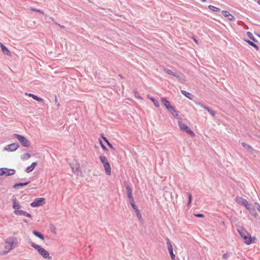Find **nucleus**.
<instances>
[{"mask_svg":"<svg viewBox=\"0 0 260 260\" xmlns=\"http://www.w3.org/2000/svg\"><path fill=\"white\" fill-rule=\"evenodd\" d=\"M31 11H34V12H39L40 13H41V14H44V12L43 11H42L41 10H39V9H35V8H31L30 9Z\"/></svg>","mask_w":260,"mask_h":260,"instance_id":"c9c22d12","label":"nucleus"},{"mask_svg":"<svg viewBox=\"0 0 260 260\" xmlns=\"http://www.w3.org/2000/svg\"><path fill=\"white\" fill-rule=\"evenodd\" d=\"M151 100L153 102V103H154V105L156 107H158L159 106V102L157 100H156L155 99L151 98Z\"/></svg>","mask_w":260,"mask_h":260,"instance_id":"473e14b6","label":"nucleus"},{"mask_svg":"<svg viewBox=\"0 0 260 260\" xmlns=\"http://www.w3.org/2000/svg\"><path fill=\"white\" fill-rule=\"evenodd\" d=\"M8 172H6L7 176H11L14 175L15 173V170L14 169H9L8 170Z\"/></svg>","mask_w":260,"mask_h":260,"instance_id":"7c9ffc66","label":"nucleus"},{"mask_svg":"<svg viewBox=\"0 0 260 260\" xmlns=\"http://www.w3.org/2000/svg\"><path fill=\"white\" fill-rule=\"evenodd\" d=\"M205 109L208 111V112L212 116H214L215 115V112L211 109L209 107H205Z\"/></svg>","mask_w":260,"mask_h":260,"instance_id":"c85d7f7f","label":"nucleus"},{"mask_svg":"<svg viewBox=\"0 0 260 260\" xmlns=\"http://www.w3.org/2000/svg\"><path fill=\"white\" fill-rule=\"evenodd\" d=\"M19 145L18 143H12L11 144L8 145L6 146L3 150L4 151H15L18 147Z\"/></svg>","mask_w":260,"mask_h":260,"instance_id":"0eeeda50","label":"nucleus"},{"mask_svg":"<svg viewBox=\"0 0 260 260\" xmlns=\"http://www.w3.org/2000/svg\"><path fill=\"white\" fill-rule=\"evenodd\" d=\"M244 206L246 207L247 209H248L249 211L250 210H252L253 208H251V206L248 204V202H247V204H245Z\"/></svg>","mask_w":260,"mask_h":260,"instance_id":"4c0bfd02","label":"nucleus"},{"mask_svg":"<svg viewBox=\"0 0 260 260\" xmlns=\"http://www.w3.org/2000/svg\"><path fill=\"white\" fill-rule=\"evenodd\" d=\"M228 257H229V255H228V253H225L222 255L223 259H226L228 258Z\"/></svg>","mask_w":260,"mask_h":260,"instance_id":"c03bdc74","label":"nucleus"},{"mask_svg":"<svg viewBox=\"0 0 260 260\" xmlns=\"http://www.w3.org/2000/svg\"><path fill=\"white\" fill-rule=\"evenodd\" d=\"M5 46L4 45H3L2 43L0 42V47L1 48V49H3V47H5Z\"/></svg>","mask_w":260,"mask_h":260,"instance_id":"8fccbe9b","label":"nucleus"},{"mask_svg":"<svg viewBox=\"0 0 260 260\" xmlns=\"http://www.w3.org/2000/svg\"><path fill=\"white\" fill-rule=\"evenodd\" d=\"M103 166L106 174L108 175H110L111 173V169L109 162L106 163V164H104Z\"/></svg>","mask_w":260,"mask_h":260,"instance_id":"2eb2a0df","label":"nucleus"},{"mask_svg":"<svg viewBox=\"0 0 260 260\" xmlns=\"http://www.w3.org/2000/svg\"><path fill=\"white\" fill-rule=\"evenodd\" d=\"M45 203V199L39 198L35 199L34 201L30 204L32 207H36L44 205Z\"/></svg>","mask_w":260,"mask_h":260,"instance_id":"423d86ee","label":"nucleus"},{"mask_svg":"<svg viewBox=\"0 0 260 260\" xmlns=\"http://www.w3.org/2000/svg\"><path fill=\"white\" fill-rule=\"evenodd\" d=\"M32 233L36 236H37V237L39 238L40 239H41V240H44V236L42 234H41L40 233H39V232L37 231H34L32 232Z\"/></svg>","mask_w":260,"mask_h":260,"instance_id":"5701e85b","label":"nucleus"},{"mask_svg":"<svg viewBox=\"0 0 260 260\" xmlns=\"http://www.w3.org/2000/svg\"><path fill=\"white\" fill-rule=\"evenodd\" d=\"M196 104L199 105L200 107L203 108L204 109H205V107H207V106H206L204 105H203L201 102H196Z\"/></svg>","mask_w":260,"mask_h":260,"instance_id":"a19ab883","label":"nucleus"},{"mask_svg":"<svg viewBox=\"0 0 260 260\" xmlns=\"http://www.w3.org/2000/svg\"><path fill=\"white\" fill-rule=\"evenodd\" d=\"M30 157L29 153H24L21 156V159L22 160H27Z\"/></svg>","mask_w":260,"mask_h":260,"instance_id":"a878e982","label":"nucleus"},{"mask_svg":"<svg viewBox=\"0 0 260 260\" xmlns=\"http://www.w3.org/2000/svg\"><path fill=\"white\" fill-rule=\"evenodd\" d=\"M23 221L25 222H27V221H26V219H23Z\"/></svg>","mask_w":260,"mask_h":260,"instance_id":"6e6d98bb","label":"nucleus"},{"mask_svg":"<svg viewBox=\"0 0 260 260\" xmlns=\"http://www.w3.org/2000/svg\"><path fill=\"white\" fill-rule=\"evenodd\" d=\"M131 206H132V208H133L134 210H135V209H136V208H137V207L136 206L135 204H133Z\"/></svg>","mask_w":260,"mask_h":260,"instance_id":"49530a36","label":"nucleus"},{"mask_svg":"<svg viewBox=\"0 0 260 260\" xmlns=\"http://www.w3.org/2000/svg\"><path fill=\"white\" fill-rule=\"evenodd\" d=\"M257 36L260 38V35H258Z\"/></svg>","mask_w":260,"mask_h":260,"instance_id":"13d9d810","label":"nucleus"},{"mask_svg":"<svg viewBox=\"0 0 260 260\" xmlns=\"http://www.w3.org/2000/svg\"><path fill=\"white\" fill-rule=\"evenodd\" d=\"M71 167L72 168L73 172L77 175H79V169L80 167V165L79 164H78L77 162H73V163L70 164Z\"/></svg>","mask_w":260,"mask_h":260,"instance_id":"1a4fd4ad","label":"nucleus"},{"mask_svg":"<svg viewBox=\"0 0 260 260\" xmlns=\"http://www.w3.org/2000/svg\"><path fill=\"white\" fill-rule=\"evenodd\" d=\"M5 170H8L7 168H5ZM6 174V172L4 171V169L1 168L0 169V176H2L4 174Z\"/></svg>","mask_w":260,"mask_h":260,"instance_id":"58836bf2","label":"nucleus"},{"mask_svg":"<svg viewBox=\"0 0 260 260\" xmlns=\"http://www.w3.org/2000/svg\"><path fill=\"white\" fill-rule=\"evenodd\" d=\"M164 71L167 73L168 74L172 75L174 77H177L180 81L183 80L182 77L179 75L176 72H174L172 71L171 70L168 69H164Z\"/></svg>","mask_w":260,"mask_h":260,"instance_id":"9d476101","label":"nucleus"},{"mask_svg":"<svg viewBox=\"0 0 260 260\" xmlns=\"http://www.w3.org/2000/svg\"><path fill=\"white\" fill-rule=\"evenodd\" d=\"M221 13H222V14L224 17L227 18L229 20H231V21H235V17L233 15H232L231 14H230L229 12H228L227 11H222Z\"/></svg>","mask_w":260,"mask_h":260,"instance_id":"9b49d317","label":"nucleus"},{"mask_svg":"<svg viewBox=\"0 0 260 260\" xmlns=\"http://www.w3.org/2000/svg\"><path fill=\"white\" fill-rule=\"evenodd\" d=\"M2 51L5 54L9 55L11 54L10 51L6 46L3 47V49H2Z\"/></svg>","mask_w":260,"mask_h":260,"instance_id":"cd10ccee","label":"nucleus"},{"mask_svg":"<svg viewBox=\"0 0 260 260\" xmlns=\"http://www.w3.org/2000/svg\"><path fill=\"white\" fill-rule=\"evenodd\" d=\"M257 3L260 5V0L257 1Z\"/></svg>","mask_w":260,"mask_h":260,"instance_id":"864d4df0","label":"nucleus"},{"mask_svg":"<svg viewBox=\"0 0 260 260\" xmlns=\"http://www.w3.org/2000/svg\"><path fill=\"white\" fill-rule=\"evenodd\" d=\"M5 46L4 45H3L2 43L0 42V47L1 48V49H3V47H5Z\"/></svg>","mask_w":260,"mask_h":260,"instance_id":"603ef678","label":"nucleus"},{"mask_svg":"<svg viewBox=\"0 0 260 260\" xmlns=\"http://www.w3.org/2000/svg\"><path fill=\"white\" fill-rule=\"evenodd\" d=\"M13 137L16 138L23 147H29L30 146V142L24 136L15 134L13 135Z\"/></svg>","mask_w":260,"mask_h":260,"instance_id":"20e7f679","label":"nucleus"},{"mask_svg":"<svg viewBox=\"0 0 260 260\" xmlns=\"http://www.w3.org/2000/svg\"><path fill=\"white\" fill-rule=\"evenodd\" d=\"M29 183V182H27L25 183H18L13 185V188L14 189H18L20 187H23Z\"/></svg>","mask_w":260,"mask_h":260,"instance_id":"a211bd4d","label":"nucleus"},{"mask_svg":"<svg viewBox=\"0 0 260 260\" xmlns=\"http://www.w3.org/2000/svg\"><path fill=\"white\" fill-rule=\"evenodd\" d=\"M18 244V241L16 237H10L5 240V251L0 252V255H6L11 250L16 247Z\"/></svg>","mask_w":260,"mask_h":260,"instance_id":"f257e3e1","label":"nucleus"},{"mask_svg":"<svg viewBox=\"0 0 260 260\" xmlns=\"http://www.w3.org/2000/svg\"><path fill=\"white\" fill-rule=\"evenodd\" d=\"M100 159L101 162L103 164V165L104 164H106V163L109 162L108 161V160H107L106 157L105 156H101L100 157Z\"/></svg>","mask_w":260,"mask_h":260,"instance_id":"bb28decb","label":"nucleus"},{"mask_svg":"<svg viewBox=\"0 0 260 260\" xmlns=\"http://www.w3.org/2000/svg\"><path fill=\"white\" fill-rule=\"evenodd\" d=\"M128 201L131 205L135 204V201L133 197L128 198Z\"/></svg>","mask_w":260,"mask_h":260,"instance_id":"ea45409f","label":"nucleus"},{"mask_svg":"<svg viewBox=\"0 0 260 260\" xmlns=\"http://www.w3.org/2000/svg\"><path fill=\"white\" fill-rule=\"evenodd\" d=\"M235 201L239 204L241 205H245V204H247V201L240 197H237L235 198Z\"/></svg>","mask_w":260,"mask_h":260,"instance_id":"4468645a","label":"nucleus"},{"mask_svg":"<svg viewBox=\"0 0 260 260\" xmlns=\"http://www.w3.org/2000/svg\"><path fill=\"white\" fill-rule=\"evenodd\" d=\"M126 192H127V198H128L133 197L132 190L130 186L128 185H127L126 186Z\"/></svg>","mask_w":260,"mask_h":260,"instance_id":"aec40b11","label":"nucleus"},{"mask_svg":"<svg viewBox=\"0 0 260 260\" xmlns=\"http://www.w3.org/2000/svg\"><path fill=\"white\" fill-rule=\"evenodd\" d=\"M107 145L113 150H115V149L113 147V145L110 143L108 142Z\"/></svg>","mask_w":260,"mask_h":260,"instance_id":"a18cd8bd","label":"nucleus"},{"mask_svg":"<svg viewBox=\"0 0 260 260\" xmlns=\"http://www.w3.org/2000/svg\"><path fill=\"white\" fill-rule=\"evenodd\" d=\"M37 163L36 162H34L31 164V165L28 167H27L25 171L27 173H29L31 172L35 168V167L37 166Z\"/></svg>","mask_w":260,"mask_h":260,"instance_id":"dca6fc26","label":"nucleus"},{"mask_svg":"<svg viewBox=\"0 0 260 260\" xmlns=\"http://www.w3.org/2000/svg\"><path fill=\"white\" fill-rule=\"evenodd\" d=\"M201 1L203 2H206L207 1V0H200Z\"/></svg>","mask_w":260,"mask_h":260,"instance_id":"5fc2aeb1","label":"nucleus"},{"mask_svg":"<svg viewBox=\"0 0 260 260\" xmlns=\"http://www.w3.org/2000/svg\"><path fill=\"white\" fill-rule=\"evenodd\" d=\"M5 46L4 45H3L2 43L0 42V47L1 48V49H3V47H5Z\"/></svg>","mask_w":260,"mask_h":260,"instance_id":"3c124183","label":"nucleus"},{"mask_svg":"<svg viewBox=\"0 0 260 260\" xmlns=\"http://www.w3.org/2000/svg\"><path fill=\"white\" fill-rule=\"evenodd\" d=\"M21 206L16 202L15 199L13 200V207L16 210H19L21 208Z\"/></svg>","mask_w":260,"mask_h":260,"instance_id":"4be33fe9","label":"nucleus"},{"mask_svg":"<svg viewBox=\"0 0 260 260\" xmlns=\"http://www.w3.org/2000/svg\"><path fill=\"white\" fill-rule=\"evenodd\" d=\"M137 213V215L140 217L141 218V214H140V211L138 209V208H136V209L134 210Z\"/></svg>","mask_w":260,"mask_h":260,"instance_id":"79ce46f5","label":"nucleus"},{"mask_svg":"<svg viewBox=\"0 0 260 260\" xmlns=\"http://www.w3.org/2000/svg\"><path fill=\"white\" fill-rule=\"evenodd\" d=\"M169 112L174 116V117L178 119H180V117L178 115V112L175 110L174 107L170 109Z\"/></svg>","mask_w":260,"mask_h":260,"instance_id":"f3484780","label":"nucleus"},{"mask_svg":"<svg viewBox=\"0 0 260 260\" xmlns=\"http://www.w3.org/2000/svg\"><path fill=\"white\" fill-rule=\"evenodd\" d=\"M25 94L28 95L29 96L32 97L34 100H35L38 102L43 101V99L42 98L38 97V96H37L34 94L25 93Z\"/></svg>","mask_w":260,"mask_h":260,"instance_id":"6ab92c4d","label":"nucleus"},{"mask_svg":"<svg viewBox=\"0 0 260 260\" xmlns=\"http://www.w3.org/2000/svg\"><path fill=\"white\" fill-rule=\"evenodd\" d=\"M30 245L31 247L37 250L38 252L43 256V258H48L49 259H51L52 257L50 256L49 252L44 248L33 242L30 243Z\"/></svg>","mask_w":260,"mask_h":260,"instance_id":"f03ea898","label":"nucleus"},{"mask_svg":"<svg viewBox=\"0 0 260 260\" xmlns=\"http://www.w3.org/2000/svg\"><path fill=\"white\" fill-rule=\"evenodd\" d=\"M194 41H195L196 43H197V42H197V41L196 40H194Z\"/></svg>","mask_w":260,"mask_h":260,"instance_id":"4d7b16f0","label":"nucleus"},{"mask_svg":"<svg viewBox=\"0 0 260 260\" xmlns=\"http://www.w3.org/2000/svg\"><path fill=\"white\" fill-rule=\"evenodd\" d=\"M161 101L162 103L164 105L166 109L169 111L170 109L173 107L172 105H170L169 101H168L166 98H162L161 99Z\"/></svg>","mask_w":260,"mask_h":260,"instance_id":"ddd939ff","label":"nucleus"},{"mask_svg":"<svg viewBox=\"0 0 260 260\" xmlns=\"http://www.w3.org/2000/svg\"><path fill=\"white\" fill-rule=\"evenodd\" d=\"M251 215H252L253 216L256 217L257 215V214L256 212L255 209L253 208L252 210H250L249 211Z\"/></svg>","mask_w":260,"mask_h":260,"instance_id":"f704fd0d","label":"nucleus"},{"mask_svg":"<svg viewBox=\"0 0 260 260\" xmlns=\"http://www.w3.org/2000/svg\"><path fill=\"white\" fill-rule=\"evenodd\" d=\"M102 138L105 141V142H106L107 144L108 143V142H109L106 137H103Z\"/></svg>","mask_w":260,"mask_h":260,"instance_id":"de8ad7c7","label":"nucleus"},{"mask_svg":"<svg viewBox=\"0 0 260 260\" xmlns=\"http://www.w3.org/2000/svg\"><path fill=\"white\" fill-rule=\"evenodd\" d=\"M167 244L169 252L170 253L171 259L172 260L175 259V255L173 253V246L168 238H167Z\"/></svg>","mask_w":260,"mask_h":260,"instance_id":"6e6552de","label":"nucleus"},{"mask_svg":"<svg viewBox=\"0 0 260 260\" xmlns=\"http://www.w3.org/2000/svg\"><path fill=\"white\" fill-rule=\"evenodd\" d=\"M208 7L210 10L214 12H219L220 11V9L219 8L212 5H209Z\"/></svg>","mask_w":260,"mask_h":260,"instance_id":"c756f323","label":"nucleus"},{"mask_svg":"<svg viewBox=\"0 0 260 260\" xmlns=\"http://www.w3.org/2000/svg\"><path fill=\"white\" fill-rule=\"evenodd\" d=\"M55 24L56 25H57L58 26H59V27H60L61 28H64V26L63 25H60L59 24H57V23H55Z\"/></svg>","mask_w":260,"mask_h":260,"instance_id":"09e8293b","label":"nucleus"},{"mask_svg":"<svg viewBox=\"0 0 260 260\" xmlns=\"http://www.w3.org/2000/svg\"><path fill=\"white\" fill-rule=\"evenodd\" d=\"M194 216L196 217H200V218H203L205 216L204 215L202 214H194Z\"/></svg>","mask_w":260,"mask_h":260,"instance_id":"37998d69","label":"nucleus"},{"mask_svg":"<svg viewBox=\"0 0 260 260\" xmlns=\"http://www.w3.org/2000/svg\"><path fill=\"white\" fill-rule=\"evenodd\" d=\"M246 42L249 44L250 45V46H252L253 47H254L255 50L256 51L258 50L259 49V48L254 43H253L252 42L249 41V40H246Z\"/></svg>","mask_w":260,"mask_h":260,"instance_id":"b1692460","label":"nucleus"},{"mask_svg":"<svg viewBox=\"0 0 260 260\" xmlns=\"http://www.w3.org/2000/svg\"><path fill=\"white\" fill-rule=\"evenodd\" d=\"M14 213L17 215L25 216L28 217H31V215L29 213L22 210H15L14 211Z\"/></svg>","mask_w":260,"mask_h":260,"instance_id":"f8f14e48","label":"nucleus"},{"mask_svg":"<svg viewBox=\"0 0 260 260\" xmlns=\"http://www.w3.org/2000/svg\"><path fill=\"white\" fill-rule=\"evenodd\" d=\"M238 231L240 236L244 239V242L246 244L249 245L252 243V237L243 228H239Z\"/></svg>","mask_w":260,"mask_h":260,"instance_id":"7ed1b4c3","label":"nucleus"},{"mask_svg":"<svg viewBox=\"0 0 260 260\" xmlns=\"http://www.w3.org/2000/svg\"><path fill=\"white\" fill-rule=\"evenodd\" d=\"M241 144L248 152H251L252 151L253 149L250 145L244 142H242Z\"/></svg>","mask_w":260,"mask_h":260,"instance_id":"412c9836","label":"nucleus"},{"mask_svg":"<svg viewBox=\"0 0 260 260\" xmlns=\"http://www.w3.org/2000/svg\"><path fill=\"white\" fill-rule=\"evenodd\" d=\"M178 125L182 131L185 132L190 136L193 137L195 136L194 132L185 124H184L182 121H178Z\"/></svg>","mask_w":260,"mask_h":260,"instance_id":"39448f33","label":"nucleus"},{"mask_svg":"<svg viewBox=\"0 0 260 260\" xmlns=\"http://www.w3.org/2000/svg\"><path fill=\"white\" fill-rule=\"evenodd\" d=\"M100 144L101 145V147L102 148V149L105 150V151H108V149L107 148H106V147L104 145V144L103 143L102 141L100 140Z\"/></svg>","mask_w":260,"mask_h":260,"instance_id":"e433bc0d","label":"nucleus"},{"mask_svg":"<svg viewBox=\"0 0 260 260\" xmlns=\"http://www.w3.org/2000/svg\"><path fill=\"white\" fill-rule=\"evenodd\" d=\"M247 36H248V37L251 39L252 40V41H253L254 42H256L257 41L255 39V38L253 37V35L252 34V33H251L250 32H247Z\"/></svg>","mask_w":260,"mask_h":260,"instance_id":"2f4dec72","label":"nucleus"},{"mask_svg":"<svg viewBox=\"0 0 260 260\" xmlns=\"http://www.w3.org/2000/svg\"><path fill=\"white\" fill-rule=\"evenodd\" d=\"M181 92L182 94H183L185 96L187 97L189 99H191V96H192V95L190 93L188 92L185 90H181Z\"/></svg>","mask_w":260,"mask_h":260,"instance_id":"393cba45","label":"nucleus"},{"mask_svg":"<svg viewBox=\"0 0 260 260\" xmlns=\"http://www.w3.org/2000/svg\"><path fill=\"white\" fill-rule=\"evenodd\" d=\"M188 204H187V206H189V205L191 203L192 196H191V194L190 193H188Z\"/></svg>","mask_w":260,"mask_h":260,"instance_id":"72a5a7b5","label":"nucleus"}]
</instances>
